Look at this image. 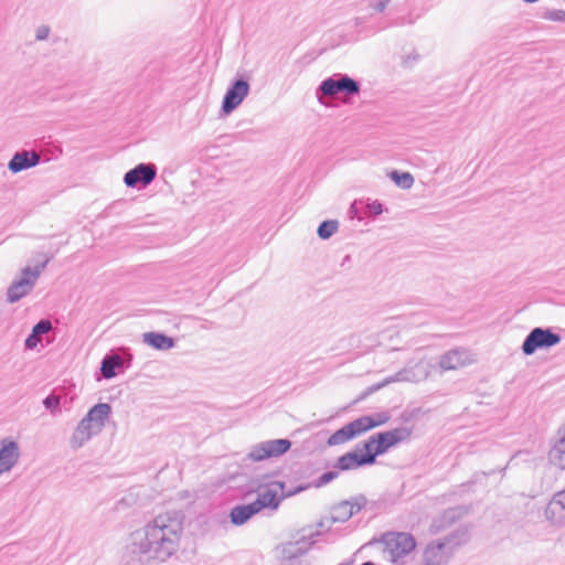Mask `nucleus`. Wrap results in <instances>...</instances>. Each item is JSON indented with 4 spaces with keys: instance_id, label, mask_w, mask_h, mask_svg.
I'll return each mask as SVG.
<instances>
[{
    "instance_id": "b1692460",
    "label": "nucleus",
    "mask_w": 565,
    "mask_h": 565,
    "mask_svg": "<svg viewBox=\"0 0 565 565\" xmlns=\"http://www.w3.org/2000/svg\"><path fill=\"white\" fill-rule=\"evenodd\" d=\"M253 503L256 505L258 512L264 508L277 509L280 503V498H278L276 490L266 489L258 494Z\"/></svg>"
},
{
    "instance_id": "0eeeda50",
    "label": "nucleus",
    "mask_w": 565,
    "mask_h": 565,
    "mask_svg": "<svg viewBox=\"0 0 565 565\" xmlns=\"http://www.w3.org/2000/svg\"><path fill=\"white\" fill-rule=\"evenodd\" d=\"M249 81V76L238 75L230 83L221 106L225 115L233 113L248 95L250 89Z\"/></svg>"
},
{
    "instance_id": "bb28decb",
    "label": "nucleus",
    "mask_w": 565,
    "mask_h": 565,
    "mask_svg": "<svg viewBox=\"0 0 565 565\" xmlns=\"http://www.w3.org/2000/svg\"><path fill=\"white\" fill-rule=\"evenodd\" d=\"M391 179L402 189H411L414 184V177L409 172L392 171Z\"/></svg>"
},
{
    "instance_id": "f704fd0d",
    "label": "nucleus",
    "mask_w": 565,
    "mask_h": 565,
    "mask_svg": "<svg viewBox=\"0 0 565 565\" xmlns=\"http://www.w3.org/2000/svg\"><path fill=\"white\" fill-rule=\"evenodd\" d=\"M367 213L377 216L383 213V204L380 201H373L366 205Z\"/></svg>"
},
{
    "instance_id": "4468645a",
    "label": "nucleus",
    "mask_w": 565,
    "mask_h": 565,
    "mask_svg": "<svg viewBox=\"0 0 565 565\" xmlns=\"http://www.w3.org/2000/svg\"><path fill=\"white\" fill-rule=\"evenodd\" d=\"M318 531H310L309 534H301L295 541L287 542L281 546V554L286 559H294L306 554L315 543L313 537L318 536Z\"/></svg>"
},
{
    "instance_id": "6ab92c4d",
    "label": "nucleus",
    "mask_w": 565,
    "mask_h": 565,
    "mask_svg": "<svg viewBox=\"0 0 565 565\" xmlns=\"http://www.w3.org/2000/svg\"><path fill=\"white\" fill-rule=\"evenodd\" d=\"M98 430H95V427L90 422L86 420L84 416L81 422L77 424L72 437H71V446L74 449L81 448L85 443H87L93 435L98 434Z\"/></svg>"
},
{
    "instance_id": "1a4fd4ad",
    "label": "nucleus",
    "mask_w": 565,
    "mask_h": 565,
    "mask_svg": "<svg viewBox=\"0 0 565 565\" xmlns=\"http://www.w3.org/2000/svg\"><path fill=\"white\" fill-rule=\"evenodd\" d=\"M360 85L359 83L348 76H342L339 78L329 77L324 79L319 87L317 88V98L320 103H323L322 97H337L340 94L345 95H354L359 93Z\"/></svg>"
},
{
    "instance_id": "a878e982",
    "label": "nucleus",
    "mask_w": 565,
    "mask_h": 565,
    "mask_svg": "<svg viewBox=\"0 0 565 565\" xmlns=\"http://www.w3.org/2000/svg\"><path fill=\"white\" fill-rule=\"evenodd\" d=\"M339 230V222L337 220H327L320 223L317 234L321 239L330 238Z\"/></svg>"
},
{
    "instance_id": "c756f323",
    "label": "nucleus",
    "mask_w": 565,
    "mask_h": 565,
    "mask_svg": "<svg viewBox=\"0 0 565 565\" xmlns=\"http://www.w3.org/2000/svg\"><path fill=\"white\" fill-rule=\"evenodd\" d=\"M52 329V323L47 319L40 320L33 326L32 332L41 339V335L47 333Z\"/></svg>"
},
{
    "instance_id": "ea45409f",
    "label": "nucleus",
    "mask_w": 565,
    "mask_h": 565,
    "mask_svg": "<svg viewBox=\"0 0 565 565\" xmlns=\"http://www.w3.org/2000/svg\"><path fill=\"white\" fill-rule=\"evenodd\" d=\"M339 565H351V563H341Z\"/></svg>"
},
{
    "instance_id": "a211bd4d",
    "label": "nucleus",
    "mask_w": 565,
    "mask_h": 565,
    "mask_svg": "<svg viewBox=\"0 0 565 565\" xmlns=\"http://www.w3.org/2000/svg\"><path fill=\"white\" fill-rule=\"evenodd\" d=\"M19 457L18 443L4 439L0 448V475L9 471L18 462Z\"/></svg>"
},
{
    "instance_id": "2f4dec72",
    "label": "nucleus",
    "mask_w": 565,
    "mask_h": 565,
    "mask_svg": "<svg viewBox=\"0 0 565 565\" xmlns=\"http://www.w3.org/2000/svg\"><path fill=\"white\" fill-rule=\"evenodd\" d=\"M544 19L556 22H565V11L563 10H547L544 15Z\"/></svg>"
},
{
    "instance_id": "7c9ffc66",
    "label": "nucleus",
    "mask_w": 565,
    "mask_h": 565,
    "mask_svg": "<svg viewBox=\"0 0 565 565\" xmlns=\"http://www.w3.org/2000/svg\"><path fill=\"white\" fill-rule=\"evenodd\" d=\"M60 403H61V397L56 394H50L43 401V405L50 412H55L56 409H58Z\"/></svg>"
},
{
    "instance_id": "f8f14e48",
    "label": "nucleus",
    "mask_w": 565,
    "mask_h": 565,
    "mask_svg": "<svg viewBox=\"0 0 565 565\" xmlns=\"http://www.w3.org/2000/svg\"><path fill=\"white\" fill-rule=\"evenodd\" d=\"M157 177V167L153 163H139L127 171L124 175V183L127 188L147 186Z\"/></svg>"
},
{
    "instance_id": "58836bf2",
    "label": "nucleus",
    "mask_w": 565,
    "mask_h": 565,
    "mask_svg": "<svg viewBox=\"0 0 565 565\" xmlns=\"http://www.w3.org/2000/svg\"><path fill=\"white\" fill-rule=\"evenodd\" d=\"M362 565H375V564L371 561H367V562H364Z\"/></svg>"
},
{
    "instance_id": "c85d7f7f",
    "label": "nucleus",
    "mask_w": 565,
    "mask_h": 565,
    "mask_svg": "<svg viewBox=\"0 0 565 565\" xmlns=\"http://www.w3.org/2000/svg\"><path fill=\"white\" fill-rule=\"evenodd\" d=\"M345 501L352 508L353 514H355L359 511H361L365 507V504L367 502L366 498L363 494H359V495L352 497V498H350L349 500H345Z\"/></svg>"
},
{
    "instance_id": "4c0bfd02",
    "label": "nucleus",
    "mask_w": 565,
    "mask_h": 565,
    "mask_svg": "<svg viewBox=\"0 0 565 565\" xmlns=\"http://www.w3.org/2000/svg\"><path fill=\"white\" fill-rule=\"evenodd\" d=\"M523 1H524V2H526V3H535V2H537L539 0H523Z\"/></svg>"
},
{
    "instance_id": "20e7f679",
    "label": "nucleus",
    "mask_w": 565,
    "mask_h": 565,
    "mask_svg": "<svg viewBox=\"0 0 565 565\" xmlns=\"http://www.w3.org/2000/svg\"><path fill=\"white\" fill-rule=\"evenodd\" d=\"M435 369V365L431 364L429 361L422 359L418 361H409L404 369L398 371L393 377L387 379L384 383L373 385L367 388L365 393L361 396V398H364L366 395L375 392L376 390L383 387L386 383L391 382H420L423 380H426L431 371Z\"/></svg>"
},
{
    "instance_id": "cd10ccee",
    "label": "nucleus",
    "mask_w": 565,
    "mask_h": 565,
    "mask_svg": "<svg viewBox=\"0 0 565 565\" xmlns=\"http://www.w3.org/2000/svg\"><path fill=\"white\" fill-rule=\"evenodd\" d=\"M338 476H339V472L337 470L327 471V472L322 473L320 476V478L312 483V486L315 488H320V487L326 486L329 482L333 481L334 479H337Z\"/></svg>"
},
{
    "instance_id": "6e6552de",
    "label": "nucleus",
    "mask_w": 565,
    "mask_h": 565,
    "mask_svg": "<svg viewBox=\"0 0 565 565\" xmlns=\"http://www.w3.org/2000/svg\"><path fill=\"white\" fill-rule=\"evenodd\" d=\"M562 338L550 328L536 327L530 331L522 343L525 355L534 354L539 349H548L561 342Z\"/></svg>"
},
{
    "instance_id": "f3484780",
    "label": "nucleus",
    "mask_w": 565,
    "mask_h": 565,
    "mask_svg": "<svg viewBox=\"0 0 565 565\" xmlns=\"http://www.w3.org/2000/svg\"><path fill=\"white\" fill-rule=\"evenodd\" d=\"M545 518L554 525H565V489L557 492L547 503Z\"/></svg>"
},
{
    "instance_id": "7ed1b4c3",
    "label": "nucleus",
    "mask_w": 565,
    "mask_h": 565,
    "mask_svg": "<svg viewBox=\"0 0 565 565\" xmlns=\"http://www.w3.org/2000/svg\"><path fill=\"white\" fill-rule=\"evenodd\" d=\"M44 259L42 263L38 264L35 267H24L22 269V277L18 280H14L7 290V300L10 303H14L26 296L35 285L36 279L39 278L41 271L46 267V265L53 258V255H43Z\"/></svg>"
},
{
    "instance_id": "5701e85b",
    "label": "nucleus",
    "mask_w": 565,
    "mask_h": 565,
    "mask_svg": "<svg viewBox=\"0 0 565 565\" xmlns=\"http://www.w3.org/2000/svg\"><path fill=\"white\" fill-rule=\"evenodd\" d=\"M122 359L116 353L106 354L100 363L102 375L109 380L116 376V370L121 367Z\"/></svg>"
},
{
    "instance_id": "ddd939ff",
    "label": "nucleus",
    "mask_w": 565,
    "mask_h": 565,
    "mask_svg": "<svg viewBox=\"0 0 565 565\" xmlns=\"http://www.w3.org/2000/svg\"><path fill=\"white\" fill-rule=\"evenodd\" d=\"M472 362L473 359L467 349L457 348L444 353L440 356L437 366L441 370V372H445L465 367Z\"/></svg>"
},
{
    "instance_id": "dca6fc26",
    "label": "nucleus",
    "mask_w": 565,
    "mask_h": 565,
    "mask_svg": "<svg viewBox=\"0 0 565 565\" xmlns=\"http://www.w3.org/2000/svg\"><path fill=\"white\" fill-rule=\"evenodd\" d=\"M358 451L359 446L354 451H349L340 456L334 463V468L341 471H348L374 463V459L371 454L359 455Z\"/></svg>"
},
{
    "instance_id": "f03ea898",
    "label": "nucleus",
    "mask_w": 565,
    "mask_h": 565,
    "mask_svg": "<svg viewBox=\"0 0 565 565\" xmlns=\"http://www.w3.org/2000/svg\"><path fill=\"white\" fill-rule=\"evenodd\" d=\"M387 420L388 416L386 414H377V419L373 416L359 417L335 430L328 438L327 444L329 446L342 445L374 427L385 424Z\"/></svg>"
},
{
    "instance_id": "39448f33",
    "label": "nucleus",
    "mask_w": 565,
    "mask_h": 565,
    "mask_svg": "<svg viewBox=\"0 0 565 565\" xmlns=\"http://www.w3.org/2000/svg\"><path fill=\"white\" fill-rule=\"evenodd\" d=\"M460 544L461 540L457 533L430 542L423 553L424 565H445L452 555L455 547Z\"/></svg>"
},
{
    "instance_id": "473e14b6",
    "label": "nucleus",
    "mask_w": 565,
    "mask_h": 565,
    "mask_svg": "<svg viewBox=\"0 0 565 565\" xmlns=\"http://www.w3.org/2000/svg\"><path fill=\"white\" fill-rule=\"evenodd\" d=\"M51 33V28L45 24L39 25L34 31V36L36 41H45L47 40Z\"/></svg>"
},
{
    "instance_id": "2eb2a0df",
    "label": "nucleus",
    "mask_w": 565,
    "mask_h": 565,
    "mask_svg": "<svg viewBox=\"0 0 565 565\" xmlns=\"http://www.w3.org/2000/svg\"><path fill=\"white\" fill-rule=\"evenodd\" d=\"M41 162V156L35 150L17 151L8 162V169L12 173H19L30 168L36 167Z\"/></svg>"
},
{
    "instance_id": "72a5a7b5",
    "label": "nucleus",
    "mask_w": 565,
    "mask_h": 565,
    "mask_svg": "<svg viewBox=\"0 0 565 565\" xmlns=\"http://www.w3.org/2000/svg\"><path fill=\"white\" fill-rule=\"evenodd\" d=\"M377 446L376 434L372 435L366 441L363 443L362 448L359 451L365 450V454H373L374 448Z\"/></svg>"
},
{
    "instance_id": "aec40b11",
    "label": "nucleus",
    "mask_w": 565,
    "mask_h": 565,
    "mask_svg": "<svg viewBox=\"0 0 565 565\" xmlns=\"http://www.w3.org/2000/svg\"><path fill=\"white\" fill-rule=\"evenodd\" d=\"M111 413V407L107 403H98L94 405L85 415L86 420L90 422L95 427V430L100 431L105 426L109 415Z\"/></svg>"
},
{
    "instance_id": "393cba45",
    "label": "nucleus",
    "mask_w": 565,
    "mask_h": 565,
    "mask_svg": "<svg viewBox=\"0 0 565 565\" xmlns=\"http://www.w3.org/2000/svg\"><path fill=\"white\" fill-rule=\"evenodd\" d=\"M353 515L354 514L352 508L347 501L343 500L332 508L330 519L332 523H343L347 522Z\"/></svg>"
},
{
    "instance_id": "c9c22d12",
    "label": "nucleus",
    "mask_w": 565,
    "mask_h": 565,
    "mask_svg": "<svg viewBox=\"0 0 565 565\" xmlns=\"http://www.w3.org/2000/svg\"><path fill=\"white\" fill-rule=\"evenodd\" d=\"M41 339L35 335L33 332H31V334L28 335V338L25 339V342H24V345L26 349L29 350H32L34 348H36V345L40 343Z\"/></svg>"
},
{
    "instance_id": "e433bc0d",
    "label": "nucleus",
    "mask_w": 565,
    "mask_h": 565,
    "mask_svg": "<svg viewBox=\"0 0 565 565\" xmlns=\"http://www.w3.org/2000/svg\"><path fill=\"white\" fill-rule=\"evenodd\" d=\"M390 0H377L374 8L375 10L382 12L387 7Z\"/></svg>"
},
{
    "instance_id": "f257e3e1",
    "label": "nucleus",
    "mask_w": 565,
    "mask_h": 565,
    "mask_svg": "<svg viewBox=\"0 0 565 565\" xmlns=\"http://www.w3.org/2000/svg\"><path fill=\"white\" fill-rule=\"evenodd\" d=\"M183 532L181 512L157 515L143 527L132 532L125 548L128 565H143L150 561L166 562L179 548Z\"/></svg>"
},
{
    "instance_id": "4be33fe9",
    "label": "nucleus",
    "mask_w": 565,
    "mask_h": 565,
    "mask_svg": "<svg viewBox=\"0 0 565 565\" xmlns=\"http://www.w3.org/2000/svg\"><path fill=\"white\" fill-rule=\"evenodd\" d=\"M256 513H258V510L252 502L234 507L230 512V519L234 525H243Z\"/></svg>"
},
{
    "instance_id": "9b49d317",
    "label": "nucleus",
    "mask_w": 565,
    "mask_h": 565,
    "mask_svg": "<svg viewBox=\"0 0 565 565\" xmlns=\"http://www.w3.org/2000/svg\"><path fill=\"white\" fill-rule=\"evenodd\" d=\"M411 436L412 429L405 426L377 433V446L374 448L373 454H371V456H373L374 463L376 462L377 456L385 454L390 448L409 439Z\"/></svg>"
},
{
    "instance_id": "412c9836",
    "label": "nucleus",
    "mask_w": 565,
    "mask_h": 565,
    "mask_svg": "<svg viewBox=\"0 0 565 565\" xmlns=\"http://www.w3.org/2000/svg\"><path fill=\"white\" fill-rule=\"evenodd\" d=\"M142 338L145 343L156 350L166 351L174 348L175 345L173 338L160 332H146L142 334Z\"/></svg>"
},
{
    "instance_id": "423d86ee",
    "label": "nucleus",
    "mask_w": 565,
    "mask_h": 565,
    "mask_svg": "<svg viewBox=\"0 0 565 565\" xmlns=\"http://www.w3.org/2000/svg\"><path fill=\"white\" fill-rule=\"evenodd\" d=\"M381 542L384 544V551L388 553L390 559L394 563L408 555L416 547L414 536L406 532L384 533L381 537Z\"/></svg>"
},
{
    "instance_id": "9d476101",
    "label": "nucleus",
    "mask_w": 565,
    "mask_h": 565,
    "mask_svg": "<svg viewBox=\"0 0 565 565\" xmlns=\"http://www.w3.org/2000/svg\"><path fill=\"white\" fill-rule=\"evenodd\" d=\"M291 445V441L286 438L265 440L252 446L247 458L255 462L277 458L285 455Z\"/></svg>"
}]
</instances>
